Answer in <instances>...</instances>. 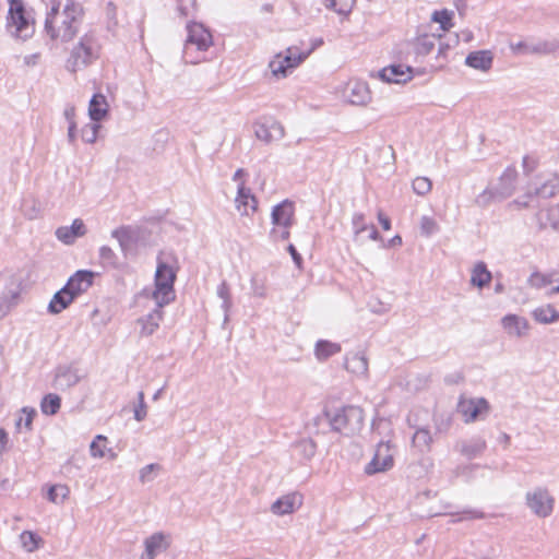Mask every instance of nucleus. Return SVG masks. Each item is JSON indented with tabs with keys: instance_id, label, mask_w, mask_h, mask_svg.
<instances>
[{
	"instance_id": "f257e3e1",
	"label": "nucleus",
	"mask_w": 559,
	"mask_h": 559,
	"mask_svg": "<svg viewBox=\"0 0 559 559\" xmlns=\"http://www.w3.org/2000/svg\"><path fill=\"white\" fill-rule=\"evenodd\" d=\"M50 10L45 20V32L51 39L71 40L78 33L83 9L73 0L49 1Z\"/></svg>"
},
{
	"instance_id": "f03ea898",
	"label": "nucleus",
	"mask_w": 559,
	"mask_h": 559,
	"mask_svg": "<svg viewBox=\"0 0 559 559\" xmlns=\"http://www.w3.org/2000/svg\"><path fill=\"white\" fill-rule=\"evenodd\" d=\"M175 255L171 252L160 251L157 255V266L154 277V289L144 288L139 297L152 299L158 302V307H164L175 300L176 294L174 284L176 282V270L171 265L175 262Z\"/></svg>"
},
{
	"instance_id": "7ed1b4c3",
	"label": "nucleus",
	"mask_w": 559,
	"mask_h": 559,
	"mask_svg": "<svg viewBox=\"0 0 559 559\" xmlns=\"http://www.w3.org/2000/svg\"><path fill=\"white\" fill-rule=\"evenodd\" d=\"M324 415L332 430L346 437L358 433L364 426V411L359 406L347 405L325 411Z\"/></svg>"
},
{
	"instance_id": "20e7f679",
	"label": "nucleus",
	"mask_w": 559,
	"mask_h": 559,
	"mask_svg": "<svg viewBox=\"0 0 559 559\" xmlns=\"http://www.w3.org/2000/svg\"><path fill=\"white\" fill-rule=\"evenodd\" d=\"M99 45L93 33L83 35L72 48L67 60V70L75 73L92 64L98 58Z\"/></svg>"
},
{
	"instance_id": "39448f33",
	"label": "nucleus",
	"mask_w": 559,
	"mask_h": 559,
	"mask_svg": "<svg viewBox=\"0 0 559 559\" xmlns=\"http://www.w3.org/2000/svg\"><path fill=\"white\" fill-rule=\"evenodd\" d=\"M187 33L183 47V59L186 62L195 64L200 61V58L192 56V52L206 51L213 44V37L203 24L197 22H192L187 25Z\"/></svg>"
},
{
	"instance_id": "423d86ee",
	"label": "nucleus",
	"mask_w": 559,
	"mask_h": 559,
	"mask_svg": "<svg viewBox=\"0 0 559 559\" xmlns=\"http://www.w3.org/2000/svg\"><path fill=\"white\" fill-rule=\"evenodd\" d=\"M7 27L12 36L22 40L33 36L35 32L34 21L25 11L21 0H10Z\"/></svg>"
},
{
	"instance_id": "0eeeda50",
	"label": "nucleus",
	"mask_w": 559,
	"mask_h": 559,
	"mask_svg": "<svg viewBox=\"0 0 559 559\" xmlns=\"http://www.w3.org/2000/svg\"><path fill=\"white\" fill-rule=\"evenodd\" d=\"M525 504L534 515L545 519L554 511L555 498L546 487L537 486L525 493Z\"/></svg>"
},
{
	"instance_id": "6e6552de",
	"label": "nucleus",
	"mask_w": 559,
	"mask_h": 559,
	"mask_svg": "<svg viewBox=\"0 0 559 559\" xmlns=\"http://www.w3.org/2000/svg\"><path fill=\"white\" fill-rule=\"evenodd\" d=\"M308 58V53H300L296 47H288L285 52H280L270 61L269 68L276 78H286L288 72L297 68Z\"/></svg>"
},
{
	"instance_id": "1a4fd4ad",
	"label": "nucleus",
	"mask_w": 559,
	"mask_h": 559,
	"mask_svg": "<svg viewBox=\"0 0 559 559\" xmlns=\"http://www.w3.org/2000/svg\"><path fill=\"white\" fill-rule=\"evenodd\" d=\"M489 412V403L486 399H466L461 396L457 403V413L466 424L473 423L486 416Z\"/></svg>"
},
{
	"instance_id": "9d476101",
	"label": "nucleus",
	"mask_w": 559,
	"mask_h": 559,
	"mask_svg": "<svg viewBox=\"0 0 559 559\" xmlns=\"http://www.w3.org/2000/svg\"><path fill=\"white\" fill-rule=\"evenodd\" d=\"M394 465L393 454L391 453V444L389 441L378 443L372 460L366 465L365 473L373 475L391 469Z\"/></svg>"
},
{
	"instance_id": "9b49d317",
	"label": "nucleus",
	"mask_w": 559,
	"mask_h": 559,
	"mask_svg": "<svg viewBox=\"0 0 559 559\" xmlns=\"http://www.w3.org/2000/svg\"><path fill=\"white\" fill-rule=\"evenodd\" d=\"M82 376L80 370L73 365H62L56 368L53 386L59 391H66L76 385Z\"/></svg>"
},
{
	"instance_id": "f8f14e48",
	"label": "nucleus",
	"mask_w": 559,
	"mask_h": 559,
	"mask_svg": "<svg viewBox=\"0 0 559 559\" xmlns=\"http://www.w3.org/2000/svg\"><path fill=\"white\" fill-rule=\"evenodd\" d=\"M255 136L266 144L284 138L285 130L281 122L274 119H265L254 124Z\"/></svg>"
},
{
	"instance_id": "ddd939ff",
	"label": "nucleus",
	"mask_w": 559,
	"mask_h": 559,
	"mask_svg": "<svg viewBox=\"0 0 559 559\" xmlns=\"http://www.w3.org/2000/svg\"><path fill=\"white\" fill-rule=\"evenodd\" d=\"M510 48L514 53L550 55L559 49V40H539L534 44L526 41L511 43Z\"/></svg>"
},
{
	"instance_id": "4468645a",
	"label": "nucleus",
	"mask_w": 559,
	"mask_h": 559,
	"mask_svg": "<svg viewBox=\"0 0 559 559\" xmlns=\"http://www.w3.org/2000/svg\"><path fill=\"white\" fill-rule=\"evenodd\" d=\"M170 546V536L156 532L144 539V552L140 559H155L157 555L166 551Z\"/></svg>"
},
{
	"instance_id": "2eb2a0df",
	"label": "nucleus",
	"mask_w": 559,
	"mask_h": 559,
	"mask_svg": "<svg viewBox=\"0 0 559 559\" xmlns=\"http://www.w3.org/2000/svg\"><path fill=\"white\" fill-rule=\"evenodd\" d=\"M302 495L293 491L280 497L271 504V512L275 515L283 516L292 514L302 506Z\"/></svg>"
},
{
	"instance_id": "dca6fc26",
	"label": "nucleus",
	"mask_w": 559,
	"mask_h": 559,
	"mask_svg": "<svg viewBox=\"0 0 559 559\" xmlns=\"http://www.w3.org/2000/svg\"><path fill=\"white\" fill-rule=\"evenodd\" d=\"M95 273L88 270H79L68 280L64 287L76 298L87 292L93 285Z\"/></svg>"
},
{
	"instance_id": "f3484780",
	"label": "nucleus",
	"mask_w": 559,
	"mask_h": 559,
	"mask_svg": "<svg viewBox=\"0 0 559 559\" xmlns=\"http://www.w3.org/2000/svg\"><path fill=\"white\" fill-rule=\"evenodd\" d=\"M559 192V177L557 175H550L540 182H536L534 187H530L526 195L538 197L542 199H548L555 197Z\"/></svg>"
},
{
	"instance_id": "a211bd4d",
	"label": "nucleus",
	"mask_w": 559,
	"mask_h": 559,
	"mask_svg": "<svg viewBox=\"0 0 559 559\" xmlns=\"http://www.w3.org/2000/svg\"><path fill=\"white\" fill-rule=\"evenodd\" d=\"M235 204L240 215L249 216L258 210L255 197L251 193L250 189L245 187L243 182L238 185Z\"/></svg>"
},
{
	"instance_id": "6ab92c4d",
	"label": "nucleus",
	"mask_w": 559,
	"mask_h": 559,
	"mask_svg": "<svg viewBox=\"0 0 559 559\" xmlns=\"http://www.w3.org/2000/svg\"><path fill=\"white\" fill-rule=\"evenodd\" d=\"M378 76L386 83H406L412 79V68L403 64H392L380 70Z\"/></svg>"
},
{
	"instance_id": "aec40b11",
	"label": "nucleus",
	"mask_w": 559,
	"mask_h": 559,
	"mask_svg": "<svg viewBox=\"0 0 559 559\" xmlns=\"http://www.w3.org/2000/svg\"><path fill=\"white\" fill-rule=\"evenodd\" d=\"M501 325L511 337H524L528 334V321L516 314H507L501 319Z\"/></svg>"
},
{
	"instance_id": "412c9836",
	"label": "nucleus",
	"mask_w": 559,
	"mask_h": 559,
	"mask_svg": "<svg viewBox=\"0 0 559 559\" xmlns=\"http://www.w3.org/2000/svg\"><path fill=\"white\" fill-rule=\"evenodd\" d=\"M294 204L288 200L276 204L271 213L272 224L276 227H290L294 223Z\"/></svg>"
},
{
	"instance_id": "4be33fe9",
	"label": "nucleus",
	"mask_w": 559,
	"mask_h": 559,
	"mask_svg": "<svg viewBox=\"0 0 559 559\" xmlns=\"http://www.w3.org/2000/svg\"><path fill=\"white\" fill-rule=\"evenodd\" d=\"M87 229L82 219L76 218L71 226H61L56 230L58 240L66 245H72L76 238L83 237Z\"/></svg>"
},
{
	"instance_id": "5701e85b",
	"label": "nucleus",
	"mask_w": 559,
	"mask_h": 559,
	"mask_svg": "<svg viewBox=\"0 0 559 559\" xmlns=\"http://www.w3.org/2000/svg\"><path fill=\"white\" fill-rule=\"evenodd\" d=\"M486 448V440L481 437H473L469 440H462L455 444V449L467 460L477 457Z\"/></svg>"
},
{
	"instance_id": "b1692460",
	"label": "nucleus",
	"mask_w": 559,
	"mask_h": 559,
	"mask_svg": "<svg viewBox=\"0 0 559 559\" xmlns=\"http://www.w3.org/2000/svg\"><path fill=\"white\" fill-rule=\"evenodd\" d=\"M163 307H158V302H155V308L146 316L138 319V323L141 325L140 334L142 336L152 335L159 326L163 320Z\"/></svg>"
},
{
	"instance_id": "393cba45",
	"label": "nucleus",
	"mask_w": 559,
	"mask_h": 559,
	"mask_svg": "<svg viewBox=\"0 0 559 559\" xmlns=\"http://www.w3.org/2000/svg\"><path fill=\"white\" fill-rule=\"evenodd\" d=\"M518 171L514 167H508L499 178L496 193L499 200L509 198L515 190Z\"/></svg>"
},
{
	"instance_id": "a878e982",
	"label": "nucleus",
	"mask_w": 559,
	"mask_h": 559,
	"mask_svg": "<svg viewBox=\"0 0 559 559\" xmlns=\"http://www.w3.org/2000/svg\"><path fill=\"white\" fill-rule=\"evenodd\" d=\"M493 62V53L490 50L472 51L465 59V64L480 71L491 69Z\"/></svg>"
},
{
	"instance_id": "bb28decb",
	"label": "nucleus",
	"mask_w": 559,
	"mask_h": 559,
	"mask_svg": "<svg viewBox=\"0 0 559 559\" xmlns=\"http://www.w3.org/2000/svg\"><path fill=\"white\" fill-rule=\"evenodd\" d=\"M347 98L353 105H366L371 98L367 83L350 82L347 86Z\"/></svg>"
},
{
	"instance_id": "cd10ccee",
	"label": "nucleus",
	"mask_w": 559,
	"mask_h": 559,
	"mask_svg": "<svg viewBox=\"0 0 559 559\" xmlns=\"http://www.w3.org/2000/svg\"><path fill=\"white\" fill-rule=\"evenodd\" d=\"M19 296L20 286L13 278H11L5 292L0 296V318H3L10 309L17 304Z\"/></svg>"
},
{
	"instance_id": "c85d7f7f",
	"label": "nucleus",
	"mask_w": 559,
	"mask_h": 559,
	"mask_svg": "<svg viewBox=\"0 0 559 559\" xmlns=\"http://www.w3.org/2000/svg\"><path fill=\"white\" fill-rule=\"evenodd\" d=\"M109 110V105L103 94H94L90 100L88 115L92 121L98 122L103 120Z\"/></svg>"
},
{
	"instance_id": "c756f323",
	"label": "nucleus",
	"mask_w": 559,
	"mask_h": 559,
	"mask_svg": "<svg viewBox=\"0 0 559 559\" xmlns=\"http://www.w3.org/2000/svg\"><path fill=\"white\" fill-rule=\"evenodd\" d=\"M75 298L72 297L71 293L63 286L58 290L48 305V312L51 314H58L67 309Z\"/></svg>"
},
{
	"instance_id": "7c9ffc66",
	"label": "nucleus",
	"mask_w": 559,
	"mask_h": 559,
	"mask_svg": "<svg viewBox=\"0 0 559 559\" xmlns=\"http://www.w3.org/2000/svg\"><path fill=\"white\" fill-rule=\"evenodd\" d=\"M345 368L354 374L365 376L368 372V360L362 353H353L345 357Z\"/></svg>"
},
{
	"instance_id": "2f4dec72",
	"label": "nucleus",
	"mask_w": 559,
	"mask_h": 559,
	"mask_svg": "<svg viewBox=\"0 0 559 559\" xmlns=\"http://www.w3.org/2000/svg\"><path fill=\"white\" fill-rule=\"evenodd\" d=\"M491 272L487 269L486 263L478 261L472 270L471 284L475 287L484 288L491 282Z\"/></svg>"
},
{
	"instance_id": "473e14b6",
	"label": "nucleus",
	"mask_w": 559,
	"mask_h": 559,
	"mask_svg": "<svg viewBox=\"0 0 559 559\" xmlns=\"http://www.w3.org/2000/svg\"><path fill=\"white\" fill-rule=\"evenodd\" d=\"M533 319L542 324H549L559 320V312L550 304L537 307L532 312Z\"/></svg>"
},
{
	"instance_id": "72a5a7b5",
	"label": "nucleus",
	"mask_w": 559,
	"mask_h": 559,
	"mask_svg": "<svg viewBox=\"0 0 559 559\" xmlns=\"http://www.w3.org/2000/svg\"><path fill=\"white\" fill-rule=\"evenodd\" d=\"M440 38H437L435 35L424 34L415 38L413 41V49L417 56H427L430 53L435 46L436 41Z\"/></svg>"
},
{
	"instance_id": "f704fd0d",
	"label": "nucleus",
	"mask_w": 559,
	"mask_h": 559,
	"mask_svg": "<svg viewBox=\"0 0 559 559\" xmlns=\"http://www.w3.org/2000/svg\"><path fill=\"white\" fill-rule=\"evenodd\" d=\"M537 221L540 228L551 227L555 230L559 229V209L549 207L543 210L537 214Z\"/></svg>"
},
{
	"instance_id": "c9c22d12",
	"label": "nucleus",
	"mask_w": 559,
	"mask_h": 559,
	"mask_svg": "<svg viewBox=\"0 0 559 559\" xmlns=\"http://www.w3.org/2000/svg\"><path fill=\"white\" fill-rule=\"evenodd\" d=\"M341 352V345L330 341L320 340L316 344L314 354L319 360H325Z\"/></svg>"
},
{
	"instance_id": "e433bc0d",
	"label": "nucleus",
	"mask_w": 559,
	"mask_h": 559,
	"mask_svg": "<svg viewBox=\"0 0 559 559\" xmlns=\"http://www.w3.org/2000/svg\"><path fill=\"white\" fill-rule=\"evenodd\" d=\"M412 443L420 452H428L432 443L430 431L426 428H418L413 436Z\"/></svg>"
},
{
	"instance_id": "4c0bfd02",
	"label": "nucleus",
	"mask_w": 559,
	"mask_h": 559,
	"mask_svg": "<svg viewBox=\"0 0 559 559\" xmlns=\"http://www.w3.org/2000/svg\"><path fill=\"white\" fill-rule=\"evenodd\" d=\"M61 406V399L55 393L46 394L40 402V409L43 414L52 416L56 415Z\"/></svg>"
},
{
	"instance_id": "58836bf2",
	"label": "nucleus",
	"mask_w": 559,
	"mask_h": 559,
	"mask_svg": "<svg viewBox=\"0 0 559 559\" xmlns=\"http://www.w3.org/2000/svg\"><path fill=\"white\" fill-rule=\"evenodd\" d=\"M21 413L22 416H20L15 421V429L21 432L24 427L26 431H31L33 429V420L37 415L36 409L32 407H23Z\"/></svg>"
},
{
	"instance_id": "ea45409f",
	"label": "nucleus",
	"mask_w": 559,
	"mask_h": 559,
	"mask_svg": "<svg viewBox=\"0 0 559 559\" xmlns=\"http://www.w3.org/2000/svg\"><path fill=\"white\" fill-rule=\"evenodd\" d=\"M111 237L118 240L121 251L127 254L132 241L130 227L121 226L114 229L111 231Z\"/></svg>"
},
{
	"instance_id": "a19ab883",
	"label": "nucleus",
	"mask_w": 559,
	"mask_h": 559,
	"mask_svg": "<svg viewBox=\"0 0 559 559\" xmlns=\"http://www.w3.org/2000/svg\"><path fill=\"white\" fill-rule=\"evenodd\" d=\"M294 447L295 450L307 460L313 457L317 451V444L310 438H302L298 440Z\"/></svg>"
},
{
	"instance_id": "79ce46f5",
	"label": "nucleus",
	"mask_w": 559,
	"mask_h": 559,
	"mask_svg": "<svg viewBox=\"0 0 559 559\" xmlns=\"http://www.w3.org/2000/svg\"><path fill=\"white\" fill-rule=\"evenodd\" d=\"M20 540L23 548L31 552L38 548V544L41 542V538L31 531H24L20 535Z\"/></svg>"
},
{
	"instance_id": "37998d69",
	"label": "nucleus",
	"mask_w": 559,
	"mask_h": 559,
	"mask_svg": "<svg viewBox=\"0 0 559 559\" xmlns=\"http://www.w3.org/2000/svg\"><path fill=\"white\" fill-rule=\"evenodd\" d=\"M217 296L223 299L222 308L225 312V321L228 320V311L231 308V297L228 284L224 281L217 287Z\"/></svg>"
},
{
	"instance_id": "c03bdc74",
	"label": "nucleus",
	"mask_w": 559,
	"mask_h": 559,
	"mask_svg": "<svg viewBox=\"0 0 559 559\" xmlns=\"http://www.w3.org/2000/svg\"><path fill=\"white\" fill-rule=\"evenodd\" d=\"M431 20L439 23L443 32L449 31L453 26L452 13L448 10L435 11L431 15Z\"/></svg>"
},
{
	"instance_id": "a18cd8bd",
	"label": "nucleus",
	"mask_w": 559,
	"mask_h": 559,
	"mask_svg": "<svg viewBox=\"0 0 559 559\" xmlns=\"http://www.w3.org/2000/svg\"><path fill=\"white\" fill-rule=\"evenodd\" d=\"M99 129L100 124L96 122L85 124L81 131L82 140L90 144L94 143L97 140Z\"/></svg>"
},
{
	"instance_id": "49530a36",
	"label": "nucleus",
	"mask_w": 559,
	"mask_h": 559,
	"mask_svg": "<svg viewBox=\"0 0 559 559\" xmlns=\"http://www.w3.org/2000/svg\"><path fill=\"white\" fill-rule=\"evenodd\" d=\"M413 190L418 195H425L430 192L432 183L427 177H417L413 180Z\"/></svg>"
},
{
	"instance_id": "de8ad7c7",
	"label": "nucleus",
	"mask_w": 559,
	"mask_h": 559,
	"mask_svg": "<svg viewBox=\"0 0 559 559\" xmlns=\"http://www.w3.org/2000/svg\"><path fill=\"white\" fill-rule=\"evenodd\" d=\"M69 495V488L64 485H53L49 488L47 498L49 501L57 503L58 498H61V501H63Z\"/></svg>"
},
{
	"instance_id": "09e8293b",
	"label": "nucleus",
	"mask_w": 559,
	"mask_h": 559,
	"mask_svg": "<svg viewBox=\"0 0 559 559\" xmlns=\"http://www.w3.org/2000/svg\"><path fill=\"white\" fill-rule=\"evenodd\" d=\"M159 471H160L159 464L152 463V464L145 465L144 467H142L140 469L139 479L142 484L152 481L155 478L154 473L159 472Z\"/></svg>"
},
{
	"instance_id": "8fccbe9b",
	"label": "nucleus",
	"mask_w": 559,
	"mask_h": 559,
	"mask_svg": "<svg viewBox=\"0 0 559 559\" xmlns=\"http://www.w3.org/2000/svg\"><path fill=\"white\" fill-rule=\"evenodd\" d=\"M99 258H100L102 262L106 265L116 266L118 263L117 254L108 246L100 247Z\"/></svg>"
},
{
	"instance_id": "3c124183",
	"label": "nucleus",
	"mask_w": 559,
	"mask_h": 559,
	"mask_svg": "<svg viewBox=\"0 0 559 559\" xmlns=\"http://www.w3.org/2000/svg\"><path fill=\"white\" fill-rule=\"evenodd\" d=\"M107 438L98 435L91 443L90 450L91 454L94 457H103L104 456V448Z\"/></svg>"
},
{
	"instance_id": "603ef678",
	"label": "nucleus",
	"mask_w": 559,
	"mask_h": 559,
	"mask_svg": "<svg viewBox=\"0 0 559 559\" xmlns=\"http://www.w3.org/2000/svg\"><path fill=\"white\" fill-rule=\"evenodd\" d=\"M138 405L134 407V418L138 421H142L147 415V406L144 401V392L140 391L138 393Z\"/></svg>"
},
{
	"instance_id": "864d4df0",
	"label": "nucleus",
	"mask_w": 559,
	"mask_h": 559,
	"mask_svg": "<svg viewBox=\"0 0 559 559\" xmlns=\"http://www.w3.org/2000/svg\"><path fill=\"white\" fill-rule=\"evenodd\" d=\"M495 199H498L496 187L492 189H485L475 200L479 206H487Z\"/></svg>"
},
{
	"instance_id": "5fc2aeb1",
	"label": "nucleus",
	"mask_w": 559,
	"mask_h": 559,
	"mask_svg": "<svg viewBox=\"0 0 559 559\" xmlns=\"http://www.w3.org/2000/svg\"><path fill=\"white\" fill-rule=\"evenodd\" d=\"M420 229L425 236H430L438 230V225L433 218L423 216L420 221Z\"/></svg>"
},
{
	"instance_id": "6e6d98bb",
	"label": "nucleus",
	"mask_w": 559,
	"mask_h": 559,
	"mask_svg": "<svg viewBox=\"0 0 559 559\" xmlns=\"http://www.w3.org/2000/svg\"><path fill=\"white\" fill-rule=\"evenodd\" d=\"M352 222L356 237H358L362 231L367 230L370 226L365 223V216L361 213L354 214Z\"/></svg>"
},
{
	"instance_id": "4d7b16f0",
	"label": "nucleus",
	"mask_w": 559,
	"mask_h": 559,
	"mask_svg": "<svg viewBox=\"0 0 559 559\" xmlns=\"http://www.w3.org/2000/svg\"><path fill=\"white\" fill-rule=\"evenodd\" d=\"M459 518L453 520V522H459L463 520H474V519H483L484 513L476 509H464L459 513Z\"/></svg>"
},
{
	"instance_id": "13d9d810",
	"label": "nucleus",
	"mask_w": 559,
	"mask_h": 559,
	"mask_svg": "<svg viewBox=\"0 0 559 559\" xmlns=\"http://www.w3.org/2000/svg\"><path fill=\"white\" fill-rule=\"evenodd\" d=\"M251 288H252V294L255 297H260V298L265 297V295H266L265 287H264L263 283H259L257 277L251 278Z\"/></svg>"
},
{
	"instance_id": "bf43d9fd",
	"label": "nucleus",
	"mask_w": 559,
	"mask_h": 559,
	"mask_svg": "<svg viewBox=\"0 0 559 559\" xmlns=\"http://www.w3.org/2000/svg\"><path fill=\"white\" fill-rule=\"evenodd\" d=\"M289 228L290 227H274L272 230H271V236L274 238V239H280V240H286L289 238Z\"/></svg>"
},
{
	"instance_id": "052dcab7",
	"label": "nucleus",
	"mask_w": 559,
	"mask_h": 559,
	"mask_svg": "<svg viewBox=\"0 0 559 559\" xmlns=\"http://www.w3.org/2000/svg\"><path fill=\"white\" fill-rule=\"evenodd\" d=\"M9 435L4 428H0V456L8 451Z\"/></svg>"
},
{
	"instance_id": "680f3d73",
	"label": "nucleus",
	"mask_w": 559,
	"mask_h": 559,
	"mask_svg": "<svg viewBox=\"0 0 559 559\" xmlns=\"http://www.w3.org/2000/svg\"><path fill=\"white\" fill-rule=\"evenodd\" d=\"M536 166H537V163L535 159L531 158L530 156L523 157V169L526 175L534 171Z\"/></svg>"
},
{
	"instance_id": "e2e57ef3",
	"label": "nucleus",
	"mask_w": 559,
	"mask_h": 559,
	"mask_svg": "<svg viewBox=\"0 0 559 559\" xmlns=\"http://www.w3.org/2000/svg\"><path fill=\"white\" fill-rule=\"evenodd\" d=\"M287 250L288 252L290 253L295 264L297 265V267H301V264H302V258L301 255L298 253L297 249L295 248L294 245H289L287 247Z\"/></svg>"
},
{
	"instance_id": "0e129e2a",
	"label": "nucleus",
	"mask_w": 559,
	"mask_h": 559,
	"mask_svg": "<svg viewBox=\"0 0 559 559\" xmlns=\"http://www.w3.org/2000/svg\"><path fill=\"white\" fill-rule=\"evenodd\" d=\"M533 277L539 281L538 286H546L552 283V276L550 274L534 273Z\"/></svg>"
},
{
	"instance_id": "69168bd1",
	"label": "nucleus",
	"mask_w": 559,
	"mask_h": 559,
	"mask_svg": "<svg viewBox=\"0 0 559 559\" xmlns=\"http://www.w3.org/2000/svg\"><path fill=\"white\" fill-rule=\"evenodd\" d=\"M323 3H324L326 9L334 10L338 14L346 15L349 12V10H344L342 8L336 9V0H323Z\"/></svg>"
},
{
	"instance_id": "338daca9",
	"label": "nucleus",
	"mask_w": 559,
	"mask_h": 559,
	"mask_svg": "<svg viewBox=\"0 0 559 559\" xmlns=\"http://www.w3.org/2000/svg\"><path fill=\"white\" fill-rule=\"evenodd\" d=\"M378 221L384 230L391 229L390 218L388 216H385L382 212L378 213Z\"/></svg>"
},
{
	"instance_id": "774afa93",
	"label": "nucleus",
	"mask_w": 559,
	"mask_h": 559,
	"mask_svg": "<svg viewBox=\"0 0 559 559\" xmlns=\"http://www.w3.org/2000/svg\"><path fill=\"white\" fill-rule=\"evenodd\" d=\"M75 129H76V124L74 121H71V123L69 124V128H68V139H69V142L73 143L75 141Z\"/></svg>"
}]
</instances>
